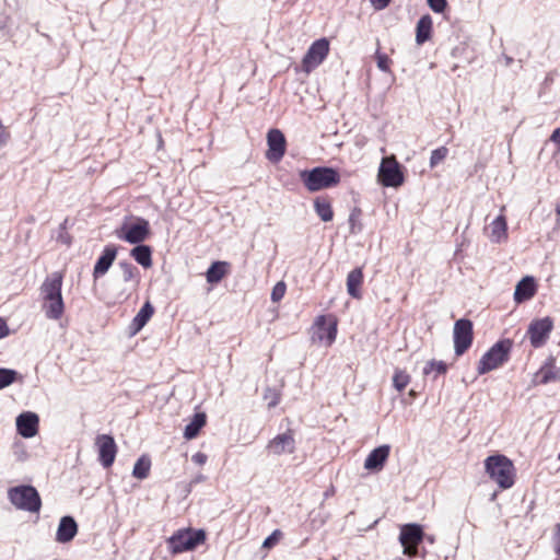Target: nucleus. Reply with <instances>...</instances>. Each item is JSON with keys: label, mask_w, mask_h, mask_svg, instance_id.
Here are the masks:
<instances>
[{"label": "nucleus", "mask_w": 560, "mask_h": 560, "mask_svg": "<svg viewBox=\"0 0 560 560\" xmlns=\"http://www.w3.org/2000/svg\"><path fill=\"white\" fill-rule=\"evenodd\" d=\"M62 284L63 273L55 271L45 278L39 288L42 308L48 319L58 320L65 313Z\"/></svg>", "instance_id": "nucleus-1"}, {"label": "nucleus", "mask_w": 560, "mask_h": 560, "mask_svg": "<svg viewBox=\"0 0 560 560\" xmlns=\"http://www.w3.org/2000/svg\"><path fill=\"white\" fill-rule=\"evenodd\" d=\"M485 469L489 478L501 489H510L515 482V467L505 455L497 454L485 459Z\"/></svg>", "instance_id": "nucleus-2"}, {"label": "nucleus", "mask_w": 560, "mask_h": 560, "mask_svg": "<svg viewBox=\"0 0 560 560\" xmlns=\"http://www.w3.org/2000/svg\"><path fill=\"white\" fill-rule=\"evenodd\" d=\"M300 178L305 188L311 192L335 187L340 183L339 173L335 168L326 166L302 171Z\"/></svg>", "instance_id": "nucleus-3"}, {"label": "nucleus", "mask_w": 560, "mask_h": 560, "mask_svg": "<svg viewBox=\"0 0 560 560\" xmlns=\"http://www.w3.org/2000/svg\"><path fill=\"white\" fill-rule=\"evenodd\" d=\"M512 340L503 339L494 343L480 359L477 371L483 375L503 365L510 359Z\"/></svg>", "instance_id": "nucleus-4"}, {"label": "nucleus", "mask_w": 560, "mask_h": 560, "mask_svg": "<svg viewBox=\"0 0 560 560\" xmlns=\"http://www.w3.org/2000/svg\"><path fill=\"white\" fill-rule=\"evenodd\" d=\"M206 541V533L202 529L183 528L176 530L168 539V550L173 555L194 550Z\"/></svg>", "instance_id": "nucleus-5"}, {"label": "nucleus", "mask_w": 560, "mask_h": 560, "mask_svg": "<svg viewBox=\"0 0 560 560\" xmlns=\"http://www.w3.org/2000/svg\"><path fill=\"white\" fill-rule=\"evenodd\" d=\"M10 502L19 510L30 513H38L42 508V499L33 486H16L8 491Z\"/></svg>", "instance_id": "nucleus-6"}, {"label": "nucleus", "mask_w": 560, "mask_h": 560, "mask_svg": "<svg viewBox=\"0 0 560 560\" xmlns=\"http://www.w3.org/2000/svg\"><path fill=\"white\" fill-rule=\"evenodd\" d=\"M116 235L129 244L139 245L150 237V223L143 218H137L133 223H124L116 230Z\"/></svg>", "instance_id": "nucleus-7"}, {"label": "nucleus", "mask_w": 560, "mask_h": 560, "mask_svg": "<svg viewBox=\"0 0 560 560\" xmlns=\"http://www.w3.org/2000/svg\"><path fill=\"white\" fill-rule=\"evenodd\" d=\"M424 532L421 525L416 523L405 524L400 528L399 541L404 547V555L409 558L418 556V547L422 542Z\"/></svg>", "instance_id": "nucleus-8"}, {"label": "nucleus", "mask_w": 560, "mask_h": 560, "mask_svg": "<svg viewBox=\"0 0 560 560\" xmlns=\"http://www.w3.org/2000/svg\"><path fill=\"white\" fill-rule=\"evenodd\" d=\"M377 176L378 182L385 187H399L405 180L400 165L394 155L382 160Z\"/></svg>", "instance_id": "nucleus-9"}, {"label": "nucleus", "mask_w": 560, "mask_h": 560, "mask_svg": "<svg viewBox=\"0 0 560 560\" xmlns=\"http://www.w3.org/2000/svg\"><path fill=\"white\" fill-rule=\"evenodd\" d=\"M454 350L457 357L463 355L472 345L474 325L470 319L460 318L455 322L453 329Z\"/></svg>", "instance_id": "nucleus-10"}, {"label": "nucleus", "mask_w": 560, "mask_h": 560, "mask_svg": "<svg viewBox=\"0 0 560 560\" xmlns=\"http://www.w3.org/2000/svg\"><path fill=\"white\" fill-rule=\"evenodd\" d=\"M553 326V319L549 316L532 320L526 332L532 347H542L549 339Z\"/></svg>", "instance_id": "nucleus-11"}, {"label": "nucleus", "mask_w": 560, "mask_h": 560, "mask_svg": "<svg viewBox=\"0 0 560 560\" xmlns=\"http://www.w3.org/2000/svg\"><path fill=\"white\" fill-rule=\"evenodd\" d=\"M316 336L319 341H325L326 346H331L338 332V318L334 314L319 315L314 322Z\"/></svg>", "instance_id": "nucleus-12"}, {"label": "nucleus", "mask_w": 560, "mask_h": 560, "mask_svg": "<svg viewBox=\"0 0 560 560\" xmlns=\"http://www.w3.org/2000/svg\"><path fill=\"white\" fill-rule=\"evenodd\" d=\"M266 159L272 163H278L282 160L287 151V140L280 129H270L267 133Z\"/></svg>", "instance_id": "nucleus-13"}, {"label": "nucleus", "mask_w": 560, "mask_h": 560, "mask_svg": "<svg viewBox=\"0 0 560 560\" xmlns=\"http://www.w3.org/2000/svg\"><path fill=\"white\" fill-rule=\"evenodd\" d=\"M95 445L98 452V460L105 468H109L116 458L117 444L112 435L100 434L95 439Z\"/></svg>", "instance_id": "nucleus-14"}, {"label": "nucleus", "mask_w": 560, "mask_h": 560, "mask_svg": "<svg viewBox=\"0 0 560 560\" xmlns=\"http://www.w3.org/2000/svg\"><path fill=\"white\" fill-rule=\"evenodd\" d=\"M328 51L329 42L326 38L315 40L303 58V65L306 70L318 67L328 55Z\"/></svg>", "instance_id": "nucleus-15"}, {"label": "nucleus", "mask_w": 560, "mask_h": 560, "mask_svg": "<svg viewBox=\"0 0 560 560\" xmlns=\"http://www.w3.org/2000/svg\"><path fill=\"white\" fill-rule=\"evenodd\" d=\"M267 450L273 455L293 453L295 451V439L293 430L289 429L284 433L276 435L267 444Z\"/></svg>", "instance_id": "nucleus-16"}, {"label": "nucleus", "mask_w": 560, "mask_h": 560, "mask_svg": "<svg viewBox=\"0 0 560 560\" xmlns=\"http://www.w3.org/2000/svg\"><path fill=\"white\" fill-rule=\"evenodd\" d=\"M117 252L118 249L115 245H107L104 247L102 255L98 257L93 269V278L95 280L101 278L108 271V269L116 259Z\"/></svg>", "instance_id": "nucleus-17"}, {"label": "nucleus", "mask_w": 560, "mask_h": 560, "mask_svg": "<svg viewBox=\"0 0 560 560\" xmlns=\"http://www.w3.org/2000/svg\"><path fill=\"white\" fill-rule=\"evenodd\" d=\"M38 416L33 412H24L16 419L19 433L24 438H33L38 432Z\"/></svg>", "instance_id": "nucleus-18"}, {"label": "nucleus", "mask_w": 560, "mask_h": 560, "mask_svg": "<svg viewBox=\"0 0 560 560\" xmlns=\"http://www.w3.org/2000/svg\"><path fill=\"white\" fill-rule=\"evenodd\" d=\"M363 282H364L363 267H357V268L352 269L348 273L347 281H346L348 294L355 300H361Z\"/></svg>", "instance_id": "nucleus-19"}, {"label": "nucleus", "mask_w": 560, "mask_h": 560, "mask_svg": "<svg viewBox=\"0 0 560 560\" xmlns=\"http://www.w3.org/2000/svg\"><path fill=\"white\" fill-rule=\"evenodd\" d=\"M389 446L382 445L374 448L365 458L364 468L368 470L380 471L389 456Z\"/></svg>", "instance_id": "nucleus-20"}, {"label": "nucleus", "mask_w": 560, "mask_h": 560, "mask_svg": "<svg viewBox=\"0 0 560 560\" xmlns=\"http://www.w3.org/2000/svg\"><path fill=\"white\" fill-rule=\"evenodd\" d=\"M560 380V369L556 366L555 358H548L535 374L537 384H547Z\"/></svg>", "instance_id": "nucleus-21"}, {"label": "nucleus", "mask_w": 560, "mask_h": 560, "mask_svg": "<svg viewBox=\"0 0 560 560\" xmlns=\"http://www.w3.org/2000/svg\"><path fill=\"white\" fill-rule=\"evenodd\" d=\"M537 284L533 277H524L515 288L514 300L516 303H523L535 296Z\"/></svg>", "instance_id": "nucleus-22"}, {"label": "nucleus", "mask_w": 560, "mask_h": 560, "mask_svg": "<svg viewBox=\"0 0 560 560\" xmlns=\"http://www.w3.org/2000/svg\"><path fill=\"white\" fill-rule=\"evenodd\" d=\"M78 533V525L73 517L71 516H63L60 520L57 534H56V540L59 542H69L71 541L74 536Z\"/></svg>", "instance_id": "nucleus-23"}, {"label": "nucleus", "mask_w": 560, "mask_h": 560, "mask_svg": "<svg viewBox=\"0 0 560 560\" xmlns=\"http://www.w3.org/2000/svg\"><path fill=\"white\" fill-rule=\"evenodd\" d=\"M231 264L218 260L211 264L206 272L207 282L210 284L219 283L230 272Z\"/></svg>", "instance_id": "nucleus-24"}, {"label": "nucleus", "mask_w": 560, "mask_h": 560, "mask_svg": "<svg viewBox=\"0 0 560 560\" xmlns=\"http://www.w3.org/2000/svg\"><path fill=\"white\" fill-rule=\"evenodd\" d=\"M153 314L154 307L149 301H147L131 322L130 329L132 334L135 335L139 332L147 325Z\"/></svg>", "instance_id": "nucleus-25"}, {"label": "nucleus", "mask_w": 560, "mask_h": 560, "mask_svg": "<svg viewBox=\"0 0 560 560\" xmlns=\"http://www.w3.org/2000/svg\"><path fill=\"white\" fill-rule=\"evenodd\" d=\"M207 423V416L205 412H197L194 415L191 421L185 427L184 438L186 440H192L198 436L200 430Z\"/></svg>", "instance_id": "nucleus-26"}, {"label": "nucleus", "mask_w": 560, "mask_h": 560, "mask_svg": "<svg viewBox=\"0 0 560 560\" xmlns=\"http://www.w3.org/2000/svg\"><path fill=\"white\" fill-rule=\"evenodd\" d=\"M130 256L143 268L152 267V248L149 245H137L130 250Z\"/></svg>", "instance_id": "nucleus-27"}, {"label": "nucleus", "mask_w": 560, "mask_h": 560, "mask_svg": "<svg viewBox=\"0 0 560 560\" xmlns=\"http://www.w3.org/2000/svg\"><path fill=\"white\" fill-rule=\"evenodd\" d=\"M316 214L324 221L329 222L334 219V210L328 197H317L314 200Z\"/></svg>", "instance_id": "nucleus-28"}, {"label": "nucleus", "mask_w": 560, "mask_h": 560, "mask_svg": "<svg viewBox=\"0 0 560 560\" xmlns=\"http://www.w3.org/2000/svg\"><path fill=\"white\" fill-rule=\"evenodd\" d=\"M508 224L504 214H500L495 220H493L490 224V238L493 242H501L506 238Z\"/></svg>", "instance_id": "nucleus-29"}, {"label": "nucleus", "mask_w": 560, "mask_h": 560, "mask_svg": "<svg viewBox=\"0 0 560 560\" xmlns=\"http://www.w3.org/2000/svg\"><path fill=\"white\" fill-rule=\"evenodd\" d=\"M432 24V18L429 14H424L419 19L416 34V40L418 44H423L430 38Z\"/></svg>", "instance_id": "nucleus-30"}, {"label": "nucleus", "mask_w": 560, "mask_h": 560, "mask_svg": "<svg viewBox=\"0 0 560 560\" xmlns=\"http://www.w3.org/2000/svg\"><path fill=\"white\" fill-rule=\"evenodd\" d=\"M411 376L410 374L402 369H395L393 375V385L395 389L399 393H402L406 387L410 384Z\"/></svg>", "instance_id": "nucleus-31"}, {"label": "nucleus", "mask_w": 560, "mask_h": 560, "mask_svg": "<svg viewBox=\"0 0 560 560\" xmlns=\"http://www.w3.org/2000/svg\"><path fill=\"white\" fill-rule=\"evenodd\" d=\"M362 209L359 207H354L349 214V232L350 234H358L363 230V224L361 221L362 218Z\"/></svg>", "instance_id": "nucleus-32"}, {"label": "nucleus", "mask_w": 560, "mask_h": 560, "mask_svg": "<svg viewBox=\"0 0 560 560\" xmlns=\"http://www.w3.org/2000/svg\"><path fill=\"white\" fill-rule=\"evenodd\" d=\"M151 469V460L147 456H141L135 464L132 475L138 479H144L149 476Z\"/></svg>", "instance_id": "nucleus-33"}, {"label": "nucleus", "mask_w": 560, "mask_h": 560, "mask_svg": "<svg viewBox=\"0 0 560 560\" xmlns=\"http://www.w3.org/2000/svg\"><path fill=\"white\" fill-rule=\"evenodd\" d=\"M447 370L448 365L444 361L431 360L425 364L423 374L429 375L434 372L436 375H443Z\"/></svg>", "instance_id": "nucleus-34"}, {"label": "nucleus", "mask_w": 560, "mask_h": 560, "mask_svg": "<svg viewBox=\"0 0 560 560\" xmlns=\"http://www.w3.org/2000/svg\"><path fill=\"white\" fill-rule=\"evenodd\" d=\"M448 154V149L446 147H440L432 151L430 156V167L434 168L440 163H442Z\"/></svg>", "instance_id": "nucleus-35"}, {"label": "nucleus", "mask_w": 560, "mask_h": 560, "mask_svg": "<svg viewBox=\"0 0 560 560\" xmlns=\"http://www.w3.org/2000/svg\"><path fill=\"white\" fill-rule=\"evenodd\" d=\"M18 373L14 370L9 369H0V389L11 385L15 378Z\"/></svg>", "instance_id": "nucleus-36"}, {"label": "nucleus", "mask_w": 560, "mask_h": 560, "mask_svg": "<svg viewBox=\"0 0 560 560\" xmlns=\"http://www.w3.org/2000/svg\"><path fill=\"white\" fill-rule=\"evenodd\" d=\"M287 292V284L284 281H279L275 284L271 291V301L273 303L280 302Z\"/></svg>", "instance_id": "nucleus-37"}, {"label": "nucleus", "mask_w": 560, "mask_h": 560, "mask_svg": "<svg viewBox=\"0 0 560 560\" xmlns=\"http://www.w3.org/2000/svg\"><path fill=\"white\" fill-rule=\"evenodd\" d=\"M268 408H273L280 402V394L276 389L268 388L264 395Z\"/></svg>", "instance_id": "nucleus-38"}, {"label": "nucleus", "mask_w": 560, "mask_h": 560, "mask_svg": "<svg viewBox=\"0 0 560 560\" xmlns=\"http://www.w3.org/2000/svg\"><path fill=\"white\" fill-rule=\"evenodd\" d=\"M282 535L283 534L280 529L273 530L272 534L265 539L262 547L271 549L279 542V540L282 538Z\"/></svg>", "instance_id": "nucleus-39"}, {"label": "nucleus", "mask_w": 560, "mask_h": 560, "mask_svg": "<svg viewBox=\"0 0 560 560\" xmlns=\"http://www.w3.org/2000/svg\"><path fill=\"white\" fill-rule=\"evenodd\" d=\"M552 548L558 558H560V523L553 527Z\"/></svg>", "instance_id": "nucleus-40"}, {"label": "nucleus", "mask_w": 560, "mask_h": 560, "mask_svg": "<svg viewBox=\"0 0 560 560\" xmlns=\"http://www.w3.org/2000/svg\"><path fill=\"white\" fill-rule=\"evenodd\" d=\"M120 267L124 271L125 281H129L135 277L137 272V268L132 266L130 262H120Z\"/></svg>", "instance_id": "nucleus-41"}, {"label": "nucleus", "mask_w": 560, "mask_h": 560, "mask_svg": "<svg viewBox=\"0 0 560 560\" xmlns=\"http://www.w3.org/2000/svg\"><path fill=\"white\" fill-rule=\"evenodd\" d=\"M427 1H428L429 7L431 8V10L435 13L444 12V10L447 5L446 0H427Z\"/></svg>", "instance_id": "nucleus-42"}, {"label": "nucleus", "mask_w": 560, "mask_h": 560, "mask_svg": "<svg viewBox=\"0 0 560 560\" xmlns=\"http://www.w3.org/2000/svg\"><path fill=\"white\" fill-rule=\"evenodd\" d=\"M376 60H377V67L381 70H388V68L390 66V59L388 58L387 55L381 54V52L377 51Z\"/></svg>", "instance_id": "nucleus-43"}, {"label": "nucleus", "mask_w": 560, "mask_h": 560, "mask_svg": "<svg viewBox=\"0 0 560 560\" xmlns=\"http://www.w3.org/2000/svg\"><path fill=\"white\" fill-rule=\"evenodd\" d=\"M370 1H371L372 7L377 11L384 10L385 8L388 7V4L390 2V0H370Z\"/></svg>", "instance_id": "nucleus-44"}, {"label": "nucleus", "mask_w": 560, "mask_h": 560, "mask_svg": "<svg viewBox=\"0 0 560 560\" xmlns=\"http://www.w3.org/2000/svg\"><path fill=\"white\" fill-rule=\"evenodd\" d=\"M207 455L205 453H201V452H198L196 453L194 456H192V460L194 463L198 464V465H203L206 464L207 462Z\"/></svg>", "instance_id": "nucleus-45"}, {"label": "nucleus", "mask_w": 560, "mask_h": 560, "mask_svg": "<svg viewBox=\"0 0 560 560\" xmlns=\"http://www.w3.org/2000/svg\"><path fill=\"white\" fill-rule=\"evenodd\" d=\"M9 332L10 331L7 322L2 317H0V339L7 337Z\"/></svg>", "instance_id": "nucleus-46"}, {"label": "nucleus", "mask_w": 560, "mask_h": 560, "mask_svg": "<svg viewBox=\"0 0 560 560\" xmlns=\"http://www.w3.org/2000/svg\"><path fill=\"white\" fill-rule=\"evenodd\" d=\"M550 141H552L560 150V127L553 130L550 136Z\"/></svg>", "instance_id": "nucleus-47"}, {"label": "nucleus", "mask_w": 560, "mask_h": 560, "mask_svg": "<svg viewBox=\"0 0 560 560\" xmlns=\"http://www.w3.org/2000/svg\"><path fill=\"white\" fill-rule=\"evenodd\" d=\"M556 213L557 215H560V201L556 206Z\"/></svg>", "instance_id": "nucleus-48"}, {"label": "nucleus", "mask_w": 560, "mask_h": 560, "mask_svg": "<svg viewBox=\"0 0 560 560\" xmlns=\"http://www.w3.org/2000/svg\"><path fill=\"white\" fill-rule=\"evenodd\" d=\"M409 394H410V396H415L416 395V393L413 390H410Z\"/></svg>", "instance_id": "nucleus-49"}, {"label": "nucleus", "mask_w": 560, "mask_h": 560, "mask_svg": "<svg viewBox=\"0 0 560 560\" xmlns=\"http://www.w3.org/2000/svg\"><path fill=\"white\" fill-rule=\"evenodd\" d=\"M559 460H560V453H559V456H558Z\"/></svg>", "instance_id": "nucleus-50"}]
</instances>
